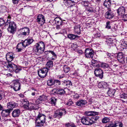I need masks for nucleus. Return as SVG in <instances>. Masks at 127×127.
<instances>
[{
	"instance_id": "obj_12",
	"label": "nucleus",
	"mask_w": 127,
	"mask_h": 127,
	"mask_svg": "<svg viewBox=\"0 0 127 127\" xmlns=\"http://www.w3.org/2000/svg\"><path fill=\"white\" fill-rule=\"evenodd\" d=\"M53 93L62 95L65 93V92L64 89L61 88L53 89L52 91Z\"/></svg>"
},
{
	"instance_id": "obj_28",
	"label": "nucleus",
	"mask_w": 127,
	"mask_h": 127,
	"mask_svg": "<svg viewBox=\"0 0 127 127\" xmlns=\"http://www.w3.org/2000/svg\"><path fill=\"white\" fill-rule=\"evenodd\" d=\"M47 52L48 54L50 55H51L52 56L51 57H50L52 60H55L56 58L57 55L53 51L51 50L48 51Z\"/></svg>"
},
{
	"instance_id": "obj_14",
	"label": "nucleus",
	"mask_w": 127,
	"mask_h": 127,
	"mask_svg": "<svg viewBox=\"0 0 127 127\" xmlns=\"http://www.w3.org/2000/svg\"><path fill=\"white\" fill-rule=\"evenodd\" d=\"M123 124L118 121H115L113 123H111L108 125L107 127H122Z\"/></svg>"
},
{
	"instance_id": "obj_52",
	"label": "nucleus",
	"mask_w": 127,
	"mask_h": 127,
	"mask_svg": "<svg viewBox=\"0 0 127 127\" xmlns=\"http://www.w3.org/2000/svg\"><path fill=\"white\" fill-rule=\"evenodd\" d=\"M11 111V110L9 109L3 110V112H6L7 115L8 116L9 115Z\"/></svg>"
},
{
	"instance_id": "obj_54",
	"label": "nucleus",
	"mask_w": 127,
	"mask_h": 127,
	"mask_svg": "<svg viewBox=\"0 0 127 127\" xmlns=\"http://www.w3.org/2000/svg\"><path fill=\"white\" fill-rule=\"evenodd\" d=\"M44 96L43 95L40 96L39 98L38 99L41 102L43 101L44 100Z\"/></svg>"
},
{
	"instance_id": "obj_31",
	"label": "nucleus",
	"mask_w": 127,
	"mask_h": 127,
	"mask_svg": "<svg viewBox=\"0 0 127 127\" xmlns=\"http://www.w3.org/2000/svg\"><path fill=\"white\" fill-rule=\"evenodd\" d=\"M55 23L57 25H61L63 21L61 18H56L54 19Z\"/></svg>"
},
{
	"instance_id": "obj_9",
	"label": "nucleus",
	"mask_w": 127,
	"mask_h": 127,
	"mask_svg": "<svg viewBox=\"0 0 127 127\" xmlns=\"http://www.w3.org/2000/svg\"><path fill=\"white\" fill-rule=\"evenodd\" d=\"M16 25L14 22H11L9 23V27L7 29L8 31L10 33L13 34L16 30Z\"/></svg>"
},
{
	"instance_id": "obj_39",
	"label": "nucleus",
	"mask_w": 127,
	"mask_h": 127,
	"mask_svg": "<svg viewBox=\"0 0 127 127\" xmlns=\"http://www.w3.org/2000/svg\"><path fill=\"white\" fill-rule=\"evenodd\" d=\"M104 5L106 7L109 8L111 5L110 0H106L104 3Z\"/></svg>"
},
{
	"instance_id": "obj_55",
	"label": "nucleus",
	"mask_w": 127,
	"mask_h": 127,
	"mask_svg": "<svg viewBox=\"0 0 127 127\" xmlns=\"http://www.w3.org/2000/svg\"><path fill=\"white\" fill-rule=\"evenodd\" d=\"M33 99L34 100V102L37 105H38V104H39L41 102V101L39 100V99H37L36 100H35L34 99Z\"/></svg>"
},
{
	"instance_id": "obj_34",
	"label": "nucleus",
	"mask_w": 127,
	"mask_h": 127,
	"mask_svg": "<svg viewBox=\"0 0 127 127\" xmlns=\"http://www.w3.org/2000/svg\"><path fill=\"white\" fill-rule=\"evenodd\" d=\"M7 8L4 6L0 5V12L5 13L7 11Z\"/></svg>"
},
{
	"instance_id": "obj_64",
	"label": "nucleus",
	"mask_w": 127,
	"mask_h": 127,
	"mask_svg": "<svg viewBox=\"0 0 127 127\" xmlns=\"http://www.w3.org/2000/svg\"><path fill=\"white\" fill-rule=\"evenodd\" d=\"M19 0H12V2L14 4H16L18 3Z\"/></svg>"
},
{
	"instance_id": "obj_17",
	"label": "nucleus",
	"mask_w": 127,
	"mask_h": 127,
	"mask_svg": "<svg viewBox=\"0 0 127 127\" xmlns=\"http://www.w3.org/2000/svg\"><path fill=\"white\" fill-rule=\"evenodd\" d=\"M17 104L13 102H10L8 103L7 104V107L8 109L12 110L13 109L17 107Z\"/></svg>"
},
{
	"instance_id": "obj_40",
	"label": "nucleus",
	"mask_w": 127,
	"mask_h": 127,
	"mask_svg": "<svg viewBox=\"0 0 127 127\" xmlns=\"http://www.w3.org/2000/svg\"><path fill=\"white\" fill-rule=\"evenodd\" d=\"M63 85L65 86V87L66 88L69 87L70 85H72V83L70 81H64Z\"/></svg>"
},
{
	"instance_id": "obj_48",
	"label": "nucleus",
	"mask_w": 127,
	"mask_h": 127,
	"mask_svg": "<svg viewBox=\"0 0 127 127\" xmlns=\"http://www.w3.org/2000/svg\"><path fill=\"white\" fill-rule=\"evenodd\" d=\"M102 82L103 89L107 88L108 87V84L104 82Z\"/></svg>"
},
{
	"instance_id": "obj_20",
	"label": "nucleus",
	"mask_w": 127,
	"mask_h": 127,
	"mask_svg": "<svg viewBox=\"0 0 127 127\" xmlns=\"http://www.w3.org/2000/svg\"><path fill=\"white\" fill-rule=\"evenodd\" d=\"M6 58L7 62H11L14 58L13 56V53L10 52L6 54Z\"/></svg>"
},
{
	"instance_id": "obj_3",
	"label": "nucleus",
	"mask_w": 127,
	"mask_h": 127,
	"mask_svg": "<svg viewBox=\"0 0 127 127\" xmlns=\"http://www.w3.org/2000/svg\"><path fill=\"white\" fill-rule=\"evenodd\" d=\"M30 32L29 29L28 28H24L20 29L17 36L19 38H22L28 35Z\"/></svg>"
},
{
	"instance_id": "obj_19",
	"label": "nucleus",
	"mask_w": 127,
	"mask_h": 127,
	"mask_svg": "<svg viewBox=\"0 0 127 127\" xmlns=\"http://www.w3.org/2000/svg\"><path fill=\"white\" fill-rule=\"evenodd\" d=\"M86 11L91 13H95L96 11L95 8L93 6L91 5L86 8Z\"/></svg>"
},
{
	"instance_id": "obj_24",
	"label": "nucleus",
	"mask_w": 127,
	"mask_h": 127,
	"mask_svg": "<svg viewBox=\"0 0 127 127\" xmlns=\"http://www.w3.org/2000/svg\"><path fill=\"white\" fill-rule=\"evenodd\" d=\"M45 122L41 121L35 120V126L36 127H42L44 126Z\"/></svg>"
},
{
	"instance_id": "obj_36",
	"label": "nucleus",
	"mask_w": 127,
	"mask_h": 127,
	"mask_svg": "<svg viewBox=\"0 0 127 127\" xmlns=\"http://www.w3.org/2000/svg\"><path fill=\"white\" fill-rule=\"evenodd\" d=\"M98 67H102L105 68H108L109 67V65L106 63H99L98 64Z\"/></svg>"
},
{
	"instance_id": "obj_11",
	"label": "nucleus",
	"mask_w": 127,
	"mask_h": 127,
	"mask_svg": "<svg viewBox=\"0 0 127 127\" xmlns=\"http://www.w3.org/2000/svg\"><path fill=\"white\" fill-rule=\"evenodd\" d=\"M37 22L40 26L43 25L45 22V20L44 16L42 14H39L37 17L36 19Z\"/></svg>"
},
{
	"instance_id": "obj_51",
	"label": "nucleus",
	"mask_w": 127,
	"mask_h": 127,
	"mask_svg": "<svg viewBox=\"0 0 127 127\" xmlns=\"http://www.w3.org/2000/svg\"><path fill=\"white\" fill-rule=\"evenodd\" d=\"M121 18H123L124 21H127V14H125Z\"/></svg>"
},
{
	"instance_id": "obj_35",
	"label": "nucleus",
	"mask_w": 127,
	"mask_h": 127,
	"mask_svg": "<svg viewBox=\"0 0 127 127\" xmlns=\"http://www.w3.org/2000/svg\"><path fill=\"white\" fill-rule=\"evenodd\" d=\"M115 92L114 90L110 89L108 90L107 93L108 95L110 97L113 96Z\"/></svg>"
},
{
	"instance_id": "obj_29",
	"label": "nucleus",
	"mask_w": 127,
	"mask_h": 127,
	"mask_svg": "<svg viewBox=\"0 0 127 127\" xmlns=\"http://www.w3.org/2000/svg\"><path fill=\"white\" fill-rule=\"evenodd\" d=\"M98 113L94 111H86L85 112V114L89 116H95V115H97Z\"/></svg>"
},
{
	"instance_id": "obj_47",
	"label": "nucleus",
	"mask_w": 127,
	"mask_h": 127,
	"mask_svg": "<svg viewBox=\"0 0 127 127\" xmlns=\"http://www.w3.org/2000/svg\"><path fill=\"white\" fill-rule=\"evenodd\" d=\"M71 47L73 49H74V50L76 49L78 47V46L76 43L75 42L72 44Z\"/></svg>"
},
{
	"instance_id": "obj_60",
	"label": "nucleus",
	"mask_w": 127,
	"mask_h": 127,
	"mask_svg": "<svg viewBox=\"0 0 127 127\" xmlns=\"http://www.w3.org/2000/svg\"><path fill=\"white\" fill-rule=\"evenodd\" d=\"M73 96L74 98H78L79 97V95L77 93L74 94L73 95Z\"/></svg>"
},
{
	"instance_id": "obj_7",
	"label": "nucleus",
	"mask_w": 127,
	"mask_h": 127,
	"mask_svg": "<svg viewBox=\"0 0 127 127\" xmlns=\"http://www.w3.org/2000/svg\"><path fill=\"white\" fill-rule=\"evenodd\" d=\"M64 113H66V111L64 109L58 110L55 112L53 115V117L55 118L59 119L62 117Z\"/></svg>"
},
{
	"instance_id": "obj_21",
	"label": "nucleus",
	"mask_w": 127,
	"mask_h": 127,
	"mask_svg": "<svg viewBox=\"0 0 127 127\" xmlns=\"http://www.w3.org/2000/svg\"><path fill=\"white\" fill-rule=\"evenodd\" d=\"M21 111L19 109H15L12 112V115L13 117H17L19 115Z\"/></svg>"
},
{
	"instance_id": "obj_57",
	"label": "nucleus",
	"mask_w": 127,
	"mask_h": 127,
	"mask_svg": "<svg viewBox=\"0 0 127 127\" xmlns=\"http://www.w3.org/2000/svg\"><path fill=\"white\" fill-rule=\"evenodd\" d=\"M100 33H98L95 34L94 35V37L95 38H96L98 37L99 38L100 36Z\"/></svg>"
},
{
	"instance_id": "obj_58",
	"label": "nucleus",
	"mask_w": 127,
	"mask_h": 127,
	"mask_svg": "<svg viewBox=\"0 0 127 127\" xmlns=\"http://www.w3.org/2000/svg\"><path fill=\"white\" fill-rule=\"evenodd\" d=\"M98 87L99 88L103 89L102 82L98 83Z\"/></svg>"
},
{
	"instance_id": "obj_26",
	"label": "nucleus",
	"mask_w": 127,
	"mask_h": 127,
	"mask_svg": "<svg viewBox=\"0 0 127 127\" xmlns=\"http://www.w3.org/2000/svg\"><path fill=\"white\" fill-rule=\"evenodd\" d=\"M80 25L77 24L74 27V32L75 33L79 34L80 33Z\"/></svg>"
},
{
	"instance_id": "obj_56",
	"label": "nucleus",
	"mask_w": 127,
	"mask_h": 127,
	"mask_svg": "<svg viewBox=\"0 0 127 127\" xmlns=\"http://www.w3.org/2000/svg\"><path fill=\"white\" fill-rule=\"evenodd\" d=\"M1 114L2 116L4 117H6L8 116L7 115L6 113L5 112H3V110H2V111L1 112Z\"/></svg>"
},
{
	"instance_id": "obj_53",
	"label": "nucleus",
	"mask_w": 127,
	"mask_h": 127,
	"mask_svg": "<svg viewBox=\"0 0 127 127\" xmlns=\"http://www.w3.org/2000/svg\"><path fill=\"white\" fill-rule=\"evenodd\" d=\"M106 28L108 29H110L111 28L110 26V22L108 21L106 23Z\"/></svg>"
},
{
	"instance_id": "obj_50",
	"label": "nucleus",
	"mask_w": 127,
	"mask_h": 127,
	"mask_svg": "<svg viewBox=\"0 0 127 127\" xmlns=\"http://www.w3.org/2000/svg\"><path fill=\"white\" fill-rule=\"evenodd\" d=\"M70 70V68L69 67L66 66L64 67V72L67 73Z\"/></svg>"
},
{
	"instance_id": "obj_25",
	"label": "nucleus",
	"mask_w": 127,
	"mask_h": 127,
	"mask_svg": "<svg viewBox=\"0 0 127 127\" xmlns=\"http://www.w3.org/2000/svg\"><path fill=\"white\" fill-rule=\"evenodd\" d=\"M117 59L118 61L120 62H123L124 58L123 54L122 52H120L117 55Z\"/></svg>"
},
{
	"instance_id": "obj_15",
	"label": "nucleus",
	"mask_w": 127,
	"mask_h": 127,
	"mask_svg": "<svg viewBox=\"0 0 127 127\" xmlns=\"http://www.w3.org/2000/svg\"><path fill=\"white\" fill-rule=\"evenodd\" d=\"M33 41L32 38H27L24 41L21 43L23 47H25L32 44Z\"/></svg>"
},
{
	"instance_id": "obj_1",
	"label": "nucleus",
	"mask_w": 127,
	"mask_h": 127,
	"mask_svg": "<svg viewBox=\"0 0 127 127\" xmlns=\"http://www.w3.org/2000/svg\"><path fill=\"white\" fill-rule=\"evenodd\" d=\"M1 64L4 65L3 67H5L7 68V70L10 72L14 71L16 73H18L21 70L19 67H17L16 65L9 62H6L1 61L0 63Z\"/></svg>"
},
{
	"instance_id": "obj_16",
	"label": "nucleus",
	"mask_w": 127,
	"mask_h": 127,
	"mask_svg": "<svg viewBox=\"0 0 127 127\" xmlns=\"http://www.w3.org/2000/svg\"><path fill=\"white\" fill-rule=\"evenodd\" d=\"M30 104L31 105L30 107V110H36L38 109L39 108L38 105L34 102L33 99L31 100V102L30 103Z\"/></svg>"
},
{
	"instance_id": "obj_44",
	"label": "nucleus",
	"mask_w": 127,
	"mask_h": 127,
	"mask_svg": "<svg viewBox=\"0 0 127 127\" xmlns=\"http://www.w3.org/2000/svg\"><path fill=\"white\" fill-rule=\"evenodd\" d=\"M66 127H76V126L72 123H68L65 124Z\"/></svg>"
},
{
	"instance_id": "obj_45",
	"label": "nucleus",
	"mask_w": 127,
	"mask_h": 127,
	"mask_svg": "<svg viewBox=\"0 0 127 127\" xmlns=\"http://www.w3.org/2000/svg\"><path fill=\"white\" fill-rule=\"evenodd\" d=\"M23 46V45L21 43L18 44L17 47V48L18 49V52H20L21 51L22 49V47Z\"/></svg>"
},
{
	"instance_id": "obj_49",
	"label": "nucleus",
	"mask_w": 127,
	"mask_h": 127,
	"mask_svg": "<svg viewBox=\"0 0 127 127\" xmlns=\"http://www.w3.org/2000/svg\"><path fill=\"white\" fill-rule=\"evenodd\" d=\"M120 97L124 99H127V93L123 94L120 95Z\"/></svg>"
},
{
	"instance_id": "obj_62",
	"label": "nucleus",
	"mask_w": 127,
	"mask_h": 127,
	"mask_svg": "<svg viewBox=\"0 0 127 127\" xmlns=\"http://www.w3.org/2000/svg\"><path fill=\"white\" fill-rule=\"evenodd\" d=\"M99 117H98L96 116L94 118H93V120H93L94 121H95V123H96V121H97V120L99 119Z\"/></svg>"
},
{
	"instance_id": "obj_32",
	"label": "nucleus",
	"mask_w": 127,
	"mask_h": 127,
	"mask_svg": "<svg viewBox=\"0 0 127 127\" xmlns=\"http://www.w3.org/2000/svg\"><path fill=\"white\" fill-rule=\"evenodd\" d=\"M57 99L55 97L51 98L49 100V102L53 105H55Z\"/></svg>"
},
{
	"instance_id": "obj_46",
	"label": "nucleus",
	"mask_w": 127,
	"mask_h": 127,
	"mask_svg": "<svg viewBox=\"0 0 127 127\" xmlns=\"http://www.w3.org/2000/svg\"><path fill=\"white\" fill-rule=\"evenodd\" d=\"M109 121L110 119L108 118L105 117L102 119V122L103 123H106L109 122Z\"/></svg>"
},
{
	"instance_id": "obj_10",
	"label": "nucleus",
	"mask_w": 127,
	"mask_h": 127,
	"mask_svg": "<svg viewBox=\"0 0 127 127\" xmlns=\"http://www.w3.org/2000/svg\"><path fill=\"white\" fill-rule=\"evenodd\" d=\"M48 70L46 68H44L39 70L38 72L39 76L41 78H44L47 75Z\"/></svg>"
},
{
	"instance_id": "obj_38",
	"label": "nucleus",
	"mask_w": 127,
	"mask_h": 127,
	"mask_svg": "<svg viewBox=\"0 0 127 127\" xmlns=\"http://www.w3.org/2000/svg\"><path fill=\"white\" fill-rule=\"evenodd\" d=\"M67 36L71 40L74 39L76 38L79 37V36L77 35H75L71 34H68Z\"/></svg>"
},
{
	"instance_id": "obj_41",
	"label": "nucleus",
	"mask_w": 127,
	"mask_h": 127,
	"mask_svg": "<svg viewBox=\"0 0 127 127\" xmlns=\"http://www.w3.org/2000/svg\"><path fill=\"white\" fill-rule=\"evenodd\" d=\"M82 3L86 7L89 6L90 5V2L88 1H83L82 2Z\"/></svg>"
},
{
	"instance_id": "obj_18",
	"label": "nucleus",
	"mask_w": 127,
	"mask_h": 127,
	"mask_svg": "<svg viewBox=\"0 0 127 127\" xmlns=\"http://www.w3.org/2000/svg\"><path fill=\"white\" fill-rule=\"evenodd\" d=\"M87 103V102L86 100H80L76 102V105L81 108L84 107Z\"/></svg>"
},
{
	"instance_id": "obj_4",
	"label": "nucleus",
	"mask_w": 127,
	"mask_h": 127,
	"mask_svg": "<svg viewBox=\"0 0 127 127\" xmlns=\"http://www.w3.org/2000/svg\"><path fill=\"white\" fill-rule=\"evenodd\" d=\"M12 84L10 86L11 88H13L15 91L19 90L20 89V83L18 80H13L12 82Z\"/></svg>"
},
{
	"instance_id": "obj_63",
	"label": "nucleus",
	"mask_w": 127,
	"mask_h": 127,
	"mask_svg": "<svg viewBox=\"0 0 127 127\" xmlns=\"http://www.w3.org/2000/svg\"><path fill=\"white\" fill-rule=\"evenodd\" d=\"M11 18V17L9 15L8 16L7 19V22L8 23H10V20Z\"/></svg>"
},
{
	"instance_id": "obj_5",
	"label": "nucleus",
	"mask_w": 127,
	"mask_h": 127,
	"mask_svg": "<svg viewBox=\"0 0 127 127\" xmlns=\"http://www.w3.org/2000/svg\"><path fill=\"white\" fill-rule=\"evenodd\" d=\"M81 122L83 124L85 125H91L95 123V121L86 117H83L81 118Z\"/></svg>"
},
{
	"instance_id": "obj_37",
	"label": "nucleus",
	"mask_w": 127,
	"mask_h": 127,
	"mask_svg": "<svg viewBox=\"0 0 127 127\" xmlns=\"http://www.w3.org/2000/svg\"><path fill=\"white\" fill-rule=\"evenodd\" d=\"M54 79H50L47 81V85L50 86H52L54 84Z\"/></svg>"
},
{
	"instance_id": "obj_59",
	"label": "nucleus",
	"mask_w": 127,
	"mask_h": 127,
	"mask_svg": "<svg viewBox=\"0 0 127 127\" xmlns=\"http://www.w3.org/2000/svg\"><path fill=\"white\" fill-rule=\"evenodd\" d=\"M4 22V20L2 18H0V26Z\"/></svg>"
},
{
	"instance_id": "obj_8",
	"label": "nucleus",
	"mask_w": 127,
	"mask_h": 127,
	"mask_svg": "<svg viewBox=\"0 0 127 127\" xmlns=\"http://www.w3.org/2000/svg\"><path fill=\"white\" fill-rule=\"evenodd\" d=\"M85 53L86 57L92 58L94 54V52L92 49L88 48L85 50Z\"/></svg>"
},
{
	"instance_id": "obj_2",
	"label": "nucleus",
	"mask_w": 127,
	"mask_h": 127,
	"mask_svg": "<svg viewBox=\"0 0 127 127\" xmlns=\"http://www.w3.org/2000/svg\"><path fill=\"white\" fill-rule=\"evenodd\" d=\"M45 45L42 41L38 42L35 44L34 50L36 54L38 55L42 54L44 52Z\"/></svg>"
},
{
	"instance_id": "obj_22",
	"label": "nucleus",
	"mask_w": 127,
	"mask_h": 127,
	"mask_svg": "<svg viewBox=\"0 0 127 127\" xmlns=\"http://www.w3.org/2000/svg\"><path fill=\"white\" fill-rule=\"evenodd\" d=\"M63 3L67 7H71L74 4L73 1L70 0H64Z\"/></svg>"
},
{
	"instance_id": "obj_43",
	"label": "nucleus",
	"mask_w": 127,
	"mask_h": 127,
	"mask_svg": "<svg viewBox=\"0 0 127 127\" xmlns=\"http://www.w3.org/2000/svg\"><path fill=\"white\" fill-rule=\"evenodd\" d=\"M92 63L93 65L94 66H98V64L100 63L99 62L95 60H92Z\"/></svg>"
},
{
	"instance_id": "obj_30",
	"label": "nucleus",
	"mask_w": 127,
	"mask_h": 127,
	"mask_svg": "<svg viewBox=\"0 0 127 127\" xmlns=\"http://www.w3.org/2000/svg\"><path fill=\"white\" fill-rule=\"evenodd\" d=\"M24 103H25L24 102H26V104H25L24 105V108L26 109L27 110H30V107H29L30 103H29L28 101L26 99H24L23 100Z\"/></svg>"
},
{
	"instance_id": "obj_13",
	"label": "nucleus",
	"mask_w": 127,
	"mask_h": 127,
	"mask_svg": "<svg viewBox=\"0 0 127 127\" xmlns=\"http://www.w3.org/2000/svg\"><path fill=\"white\" fill-rule=\"evenodd\" d=\"M94 73L96 77H98L100 78L103 77V72L102 70L100 68H95Z\"/></svg>"
},
{
	"instance_id": "obj_6",
	"label": "nucleus",
	"mask_w": 127,
	"mask_h": 127,
	"mask_svg": "<svg viewBox=\"0 0 127 127\" xmlns=\"http://www.w3.org/2000/svg\"><path fill=\"white\" fill-rule=\"evenodd\" d=\"M127 8L121 6L117 10V12L118 18H121L127 12Z\"/></svg>"
},
{
	"instance_id": "obj_42",
	"label": "nucleus",
	"mask_w": 127,
	"mask_h": 127,
	"mask_svg": "<svg viewBox=\"0 0 127 127\" xmlns=\"http://www.w3.org/2000/svg\"><path fill=\"white\" fill-rule=\"evenodd\" d=\"M61 85V82L59 80H54V85L55 86L57 87L59 85Z\"/></svg>"
},
{
	"instance_id": "obj_27",
	"label": "nucleus",
	"mask_w": 127,
	"mask_h": 127,
	"mask_svg": "<svg viewBox=\"0 0 127 127\" xmlns=\"http://www.w3.org/2000/svg\"><path fill=\"white\" fill-rule=\"evenodd\" d=\"M105 17L107 19H112L114 15L113 13L111 12L110 10L109 11L107 12L105 15Z\"/></svg>"
},
{
	"instance_id": "obj_33",
	"label": "nucleus",
	"mask_w": 127,
	"mask_h": 127,
	"mask_svg": "<svg viewBox=\"0 0 127 127\" xmlns=\"http://www.w3.org/2000/svg\"><path fill=\"white\" fill-rule=\"evenodd\" d=\"M53 66V62L51 61H50L47 62L46 64V68L47 69L52 67Z\"/></svg>"
},
{
	"instance_id": "obj_23",
	"label": "nucleus",
	"mask_w": 127,
	"mask_h": 127,
	"mask_svg": "<svg viewBox=\"0 0 127 127\" xmlns=\"http://www.w3.org/2000/svg\"><path fill=\"white\" fill-rule=\"evenodd\" d=\"M45 117V116L43 114L39 113L36 120L41 121L45 122L46 121Z\"/></svg>"
},
{
	"instance_id": "obj_61",
	"label": "nucleus",
	"mask_w": 127,
	"mask_h": 127,
	"mask_svg": "<svg viewBox=\"0 0 127 127\" xmlns=\"http://www.w3.org/2000/svg\"><path fill=\"white\" fill-rule=\"evenodd\" d=\"M4 96V94L3 93L0 92V100L2 99Z\"/></svg>"
}]
</instances>
